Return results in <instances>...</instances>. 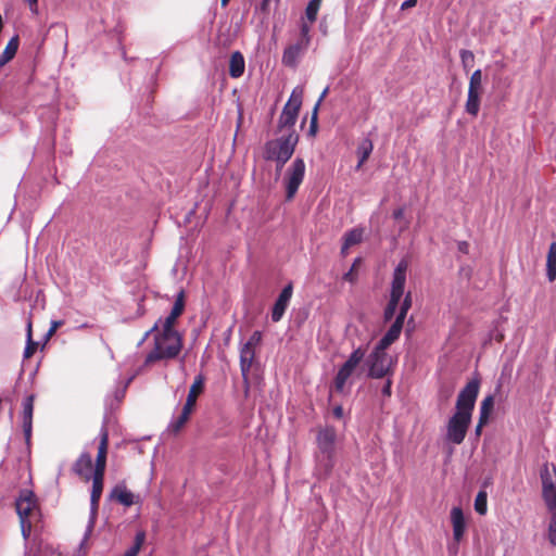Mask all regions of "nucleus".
<instances>
[{"mask_svg": "<svg viewBox=\"0 0 556 556\" xmlns=\"http://www.w3.org/2000/svg\"><path fill=\"white\" fill-rule=\"evenodd\" d=\"M268 1L269 0H262L261 4H260V9L262 11H265L267 9V5H268Z\"/></svg>", "mask_w": 556, "mask_h": 556, "instance_id": "obj_57", "label": "nucleus"}, {"mask_svg": "<svg viewBox=\"0 0 556 556\" xmlns=\"http://www.w3.org/2000/svg\"><path fill=\"white\" fill-rule=\"evenodd\" d=\"M542 495L544 502L552 513L548 526V540L556 546V467L545 463L541 469Z\"/></svg>", "mask_w": 556, "mask_h": 556, "instance_id": "obj_3", "label": "nucleus"}, {"mask_svg": "<svg viewBox=\"0 0 556 556\" xmlns=\"http://www.w3.org/2000/svg\"><path fill=\"white\" fill-rule=\"evenodd\" d=\"M403 325L404 320L396 317L391 327L389 328V330L377 343L379 345V350H387L392 343H394L399 339L403 329Z\"/></svg>", "mask_w": 556, "mask_h": 556, "instance_id": "obj_18", "label": "nucleus"}, {"mask_svg": "<svg viewBox=\"0 0 556 556\" xmlns=\"http://www.w3.org/2000/svg\"><path fill=\"white\" fill-rule=\"evenodd\" d=\"M62 325H63V321H62V320H53V321L51 323V327H50V329H49V330H48V332H47V336H48V337L52 336V334L56 331V329H58L59 327H61Z\"/></svg>", "mask_w": 556, "mask_h": 556, "instance_id": "obj_47", "label": "nucleus"}, {"mask_svg": "<svg viewBox=\"0 0 556 556\" xmlns=\"http://www.w3.org/2000/svg\"><path fill=\"white\" fill-rule=\"evenodd\" d=\"M374 149L372 141L369 138H364L357 147L358 163L356 168L359 169L363 164L370 156Z\"/></svg>", "mask_w": 556, "mask_h": 556, "instance_id": "obj_29", "label": "nucleus"}, {"mask_svg": "<svg viewBox=\"0 0 556 556\" xmlns=\"http://www.w3.org/2000/svg\"><path fill=\"white\" fill-rule=\"evenodd\" d=\"M471 417L467 414L454 413L446 425V440L453 444L459 445L464 442Z\"/></svg>", "mask_w": 556, "mask_h": 556, "instance_id": "obj_10", "label": "nucleus"}, {"mask_svg": "<svg viewBox=\"0 0 556 556\" xmlns=\"http://www.w3.org/2000/svg\"><path fill=\"white\" fill-rule=\"evenodd\" d=\"M321 1L323 0H311L305 9L306 18L311 24H313L317 18Z\"/></svg>", "mask_w": 556, "mask_h": 556, "instance_id": "obj_33", "label": "nucleus"}, {"mask_svg": "<svg viewBox=\"0 0 556 556\" xmlns=\"http://www.w3.org/2000/svg\"><path fill=\"white\" fill-rule=\"evenodd\" d=\"M94 523H96V519L89 518L86 531L84 533V538H83V540H81V542L79 544L78 551H77V556H86L87 555L88 541H89V538H90V535H91V533L93 531Z\"/></svg>", "mask_w": 556, "mask_h": 556, "instance_id": "obj_31", "label": "nucleus"}, {"mask_svg": "<svg viewBox=\"0 0 556 556\" xmlns=\"http://www.w3.org/2000/svg\"><path fill=\"white\" fill-rule=\"evenodd\" d=\"M417 3V0H406L401 4V10H407L413 7H415Z\"/></svg>", "mask_w": 556, "mask_h": 556, "instance_id": "obj_49", "label": "nucleus"}, {"mask_svg": "<svg viewBox=\"0 0 556 556\" xmlns=\"http://www.w3.org/2000/svg\"><path fill=\"white\" fill-rule=\"evenodd\" d=\"M144 540H146V533L143 531L137 532V534L135 536V543L130 548L135 549L136 553H139L142 544L144 543Z\"/></svg>", "mask_w": 556, "mask_h": 556, "instance_id": "obj_43", "label": "nucleus"}, {"mask_svg": "<svg viewBox=\"0 0 556 556\" xmlns=\"http://www.w3.org/2000/svg\"><path fill=\"white\" fill-rule=\"evenodd\" d=\"M26 2L28 3L29 9L33 13L38 12V7H37L38 0H26Z\"/></svg>", "mask_w": 556, "mask_h": 556, "instance_id": "obj_51", "label": "nucleus"}, {"mask_svg": "<svg viewBox=\"0 0 556 556\" xmlns=\"http://www.w3.org/2000/svg\"><path fill=\"white\" fill-rule=\"evenodd\" d=\"M177 318L173 315H168L167 317H165L164 319L160 318L151 329H149L144 336H143V339L142 341H144L152 332L156 331V330H161V331H168V332H177L175 329H174V325L176 323Z\"/></svg>", "mask_w": 556, "mask_h": 556, "instance_id": "obj_25", "label": "nucleus"}, {"mask_svg": "<svg viewBox=\"0 0 556 556\" xmlns=\"http://www.w3.org/2000/svg\"><path fill=\"white\" fill-rule=\"evenodd\" d=\"M362 239L363 230L354 228L344 235V248H351L352 245L359 243Z\"/></svg>", "mask_w": 556, "mask_h": 556, "instance_id": "obj_32", "label": "nucleus"}, {"mask_svg": "<svg viewBox=\"0 0 556 556\" xmlns=\"http://www.w3.org/2000/svg\"><path fill=\"white\" fill-rule=\"evenodd\" d=\"M466 247H467V243H466V242H462V243L459 244V249H460L462 251H464Z\"/></svg>", "mask_w": 556, "mask_h": 556, "instance_id": "obj_61", "label": "nucleus"}, {"mask_svg": "<svg viewBox=\"0 0 556 556\" xmlns=\"http://www.w3.org/2000/svg\"><path fill=\"white\" fill-rule=\"evenodd\" d=\"M489 416H490V414H483L482 412H480V417H479L478 424L484 426L489 420Z\"/></svg>", "mask_w": 556, "mask_h": 556, "instance_id": "obj_53", "label": "nucleus"}, {"mask_svg": "<svg viewBox=\"0 0 556 556\" xmlns=\"http://www.w3.org/2000/svg\"><path fill=\"white\" fill-rule=\"evenodd\" d=\"M391 387H392V381L390 379H387L381 392L384 396H391Z\"/></svg>", "mask_w": 556, "mask_h": 556, "instance_id": "obj_48", "label": "nucleus"}, {"mask_svg": "<svg viewBox=\"0 0 556 556\" xmlns=\"http://www.w3.org/2000/svg\"><path fill=\"white\" fill-rule=\"evenodd\" d=\"M481 93L482 91L468 89L465 111L471 116H477L479 113Z\"/></svg>", "mask_w": 556, "mask_h": 556, "instance_id": "obj_26", "label": "nucleus"}, {"mask_svg": "<svg viewBox=\"0 0 556 556\" xmlns=\"http://www.w3.org/2000/svg\"><path fill=\"white\" fill-rule=\"evenodd\" d=\"M103 479L104 475L93 473L92 475V490L90 495V517L97 519L99 501L103 491Z\"/></svg>", "mask_w": 556, "mask_h": 556, "instance_id": "obj_17", "label": "nucleus"}, {"mask_svg": "<svg viewBox=\"0 0 556 556\" xmlns=\"http://www.w3.org/2000/svg\"><path fill=\"white\" fill-rule=\"evenodd\" d=\"M327 92H328V88H326V89L321 92V94H320V97H319V99H318L317 103H316V104H315V106H314V109H316V112H318V108H319V105H320L321 101L324 100V98L326 97Z\"/></svg>", "mask_w": 556, "mask_h": 556, "instance_id": "obj_54", "label": "nucleus"}, {"mask_svg": "<svg viewBox=\"0 0 556 556\" xmlns=\"http://www.w3.org/2000/svg\"><path fill=\"white\" fill-rule=\"evenodd\" d=\"M190 415H191V410L182 407L180 415L170 421V424L168 426L169 431H172L174 433L179 432L181 430V428L188 421Z\"/></svg>", "mask_w": 556, "mask_h": 556, "instance_id": "obj_30", "label": "nucleus"}, {"mask_svg": "<svg viewBox=\"0 0 556 556\" xmlns=\"http://www.w3.org/2000/svg\"><path fill=\"white\" fill-rule=\"evenodd\" d=\"M37 522H33V521H20L22 535L25 540H27L29 538L31 528Z\"/></svg>", "mask_w": 556, "mask_h": 556, "instance_id": "obj_44", "label": "nucleus"}, {"mask_svg": "<svg viewBox=\"0 0 556 556\" xmlns=\"http://www.w3.org/2000/svg\"><path fill=\"white\" fill-rule=\"evenodd\" d=\"M203 388H204V379L201 375H199L198 377H195L193 383L190 387L184 408L192 412V409L195 405V402H197V397L203 391Z\"/></svg>", "mask_w": 556, "mask_h": 556, "instance_id": "obj_23", "label": "nucleus"}, {"mask_svg": "<svg viewBox=\"0 0 556 556\" xmlns=\"http://www.w3.org/2000/svg\"><path fill=\"white\" fill-rule=\"evenodd\" d=\"M407 268L408 263L405 260L400 261L396 265L393 271L390 296L402 299L404 295Z\"/></svg>", "mask_w": 556, "mask_h": 556, "instance_id": "obj_12", "label": "nucleus"}, {"mask_svg": "<svg viewBox=\"0 0 556 556\" xmlns=\"http://www.w3.org/2000/svg\"><path fill=\"white\" fill-rule=\"evenodd\" d=\"M111 498L117 501L126 507L139 502V496H136L123 484H117L111 492Z\"/></svg>", "mask_w": 556, "mask_h": 556, "instance_id": "obj_22", "label": "nucleus"}, {"mask_svg": "<svg viewBox=\"0 0 556 556\" xmlns=\"http://www.w3.org/2000/svg\"><path fill=\"white\" fill-rule=\"evenodd\" d=\"M368 367V377L380 379L387 377L392 371V357L386 350H379L377 344L365 361Z\"/></svg>", "mask_w": 556, "mask_h": 556, "instance_id": "obj_7", "label": "nucleus"}, {"mask_svg": "<svg viewBox=\"0 0 556 556\" xmlns=\"http://www.w3.org/2000/svg\"><path fill=\"white\" fill-rule=\"evenodd\" d=\"M475 509L478 514L484 515L486 513V493L480 491L475 500Z\"/></svg>", "mask_w": 556, "mask_h": 556, "instance_id": "obj_37", "label": "nucleus"}, {"mask_svg": "<svg viewBox=\"0 0 556 556\" xmlns=\"http://www.w3.org/2000/svg\"><path fill=\"white\" fill-rule=\"evenodd\" d=\"M154 346L146 356L144 364L150 365L160 361L177 357L182 348V339L178 332L154 331Z\"/></svg>", "mask_w": 556, "mask_h": 556, "instance_id": "obj_1", "label": "nucleus"}, {"mask_svg": "<svg viewBox=\"0 0 556 556\" xmlns=\"http://www.w3.org/2000/svg\"><path fill=\"white\" fill-rule=\"evenodd\" d=\"M460 60H462V64L464 66V70L466 72H468L472 65H473V62H475V55L473 53L470 51V50H460Z\"/></svg>", "mask_w": 556, "mask_h": 556, "instance_id": "obj_39", "label": "nucleus"}, {"mask_svg": "<svg viewBox=\"0 0 556 556\" xmlns=\"http://www.w3.org/2000/svg\"><path fill=\"white\" fill-rule=\"evenodd\" d=\"M293 292L292 285H287L280 292L278 299L276 300L273 311H271V320L274 323H278L289 305Z\"/></svg>", "mask_w": 556, "mask_h": 556, "instance_id": "obj_15", "label": "nucleus"}, {"mask_svg": "<svg viewBox=\"0 0 556 556\" xmlns=\"http://www.w3.org/2000/svg\"><path fill=\"white\" fill-rule=\"evenodd\" d=\"M479 389L480 380L477 378L470 380L458 393L455 412L467 414V416L471 417L479 394Z\"/></svg>", "mask_w": 556, "mask_h": 556, "instance_id": "obj_9", "label": "nucleus"}, {"mask_svg": "<svg viewBox=\"0 0 556 556\" xmlns=\"http://www.w3.org/2000/svg\"><path fill=\"white\" fill-rule=\"evenodd\" d=\"M357 262H358V258L355 261V263H354V264H356ZM353 266H355V265H353ZM353 268H354V267H352V268H351V270H350V271H348V273L344 275V279H345V280H348V281H353V273H352V271H353Z\"/></svg>", "mask_w": 556, "mask_h": 556, "instance_id": "obj_55", "label": "nucleus"}, {"mask_svg": "<svg viewBox=\"0 0 556 556\" xmlns=\"http://www.w3.org/2000/svg\"><path fill=\"white\" fill-rule=\"evenodd\" d=\"M298 142L299 135L295 131L282 134L280 137L265 143L264 159L275 161L276 169L280 172L293 155Z\"/></svg>", "mask_w": 556, "mask_h": 556, "instance_id": "obj_2", "label": "nucleus"}, {"mask_svg": "<svg viewBox=\"0 0 556 556\" xmlns=\"http://www.w3.org/2000/svg\"><path fill=\"white\" fill-rule=\"evenodd\" d=\"M404 216V208L403 207H399L396 208L394 212H393V218L396 219V220H400L402 219Z\"/></svg>", "mask_w": 556, "mask_h": 556, "instance_id": "obj_50", "label": "nucleus"}, {"mask_svg": "<svg viewBox=\"0 0 556 556\" xmlns=\"http://www.w3.org/2000/svg\"><path fill=\"white\" fill-rule=\"evenodd\" d=\"M400 302H401V299L390 296L389 302H388V304L384 308V313H383L384 321H390L394 317Z\"/></svg>", "mask_w": 556, "mask_h": 556, "instance_id": "obj_34", "label": "nucleus"}, {"mask_svg": "<svg viewBox=\"0 0 556 556\" xmlns=\"http://www.w3.org/2000/svg\"><path fill=\"white\" fill-rule=\"evenodd\" d=\"M20 45L18 36L12 37L0 55V68L10 62L16 54Z\"/></svg>", "mask_w": 556, "mask_h": 556, "instance_id": "obj_28", "label": "nucleus"}, {"mask_svg": "<svg viewBox=\"0 0 556 556\" xmlns=\"http://www.w3.org/2000/svg\"><path fill=\"white\" fill-rule=\"evenodd\" d=\"M332 413H333V416H334L336 418H338V419L342 418V417H343V408H342V406H336V407L333 408V412H332Z\"/></svg>", "mask_w": 556, "mask_h": 556, "instance_id": "obj_52", "label": "nucleus"}, {"mask_svg": "<svg viewBox=\"0 0 556 556\" xmlns=\"http://www.w3.org/2000/svg\"><path fill=\"white\" fill-rule=\"evenodd\" d=\"M349 249H350V248H344V243H343V244H342V248H341V253H342L343 255H345Z\"/></svg>", "mask_w": 556, "mask_h": 556, "instance_id": "obj_60", "label": "nucleus"}, {"mask_svg": "<svg viewBox=\"0 0 556 556\" xmlns=\"http://www.w3.org/2000/svg\"><path fill=\"white\" fill-rule=\"evenodd\" d=\"M255 358V348L250 346L248 344H243L240 348V370L242 375V380L245 389V393H248L250 388L249 374L251 367L253 365Z\"/></svg>", "mask_w": 556, "mask_h": 556, "instance_id": "obj_13", "label": "nucleus"}, {"mask_svg": "<svg viewBox=\"0 0 556 556\" xmlns=\"http://www.w3.org/2000/svg\"><path fill=\"white\" fill-rule=\"evenodd\" d=\"M261 341H262V332L256 330L251 334V337L245 342V344L256 348L261 343Z\"/></svg>", "mask_w": 556, "mask_h": 556, "instance_id": "obj_45", "label": "nucleus"}, {"mask_svg": "<svg viewBox=\"0 0 556 556\" xmlns=\"http://www.w3.org/2000/svg\"><path fill=\"white\" fill-rule=\"evenodd\" d=\"M451 521L453 525V538L459 542L466 530V521L460 507H453L451 510Z\"/></svg>", "mask_w": 556, "mask_h": 556, "instance_id": "obj_21", "label": "nucleus"}, {"mask_svg": "<svg viewBox=\"0 0 556 556\" xmlns=\"http://www.w3.org/2000/svg\"><path fill=\"white\" fill-rule=\"evenodd\" d=\"M229 0H222V5L226 7L228 4Z\"/></svg>", "mask_w": 556, "mask_h": 556, "instance_id": "obj_62", "label": "nucleus"}, {"mask_svg": "<svg viewBox=\"0 0 556 556\" xmlns=\"http://www.w3.org/2000/svg\"><path fill=\"white\" fill-rule=\"evenodd\" d=\"M100 444L98 447V454L96 459V467L93 473L104 475L105 466H106V455H108V445H109V430L105 425L101 427L100 433Z\"/></svg>", "mask_w": 556, "mask_h": 556, "instance_id": "obj_14", "label": "nucleus"}, {"mask_svg": "<svg viewBox=\"0 0 556 556\" xmlns=\"http://www.w3.org/2000/svg\"><path fill=\"white\" fill-rule=\"evenodd\" d=\"M244 68L245 62L241 52H232L229 61V75L233 78H238L243 75Z\"/></svg>", "mask_w": 556, "mask_h": 556, "instance_id": "obj_24", "label": "nucleus"}, {"mask_svg": "<svg viewBox=\"0 0 556 556\" xmlns=\"http://www.w3.org/2000/svg\"><path fill=\"white\" fill-rule=\"evenodd\" d=\"M91 469H92V458L91 455L87 452L80 454L77 460L73 465V471L84 478L85 480H90L91 478Z\"/></svg>", "mask_w": 556, "mask_h": 556, "instance_id": "obj_20", "label": "nucleus"}, {"mask_svg": "<svg viewBox=\"0 0 556 556\" xmlns=\"http://www.w3.org/2000/svg\"><path fill=\"white\" fill-rule=\"evenodd\" d=\"M317 113L316 109H313L311 125H309V135L314 136L317 131Z\"/></svg>", "mask_w": 556, "mask_h": 556, "instance_id": "obj_46", "label": "nucleus"}, {"mask_svg": "<svg viewBox=\"0 0 556 556\" xmlns=\"http://www.w3.org/2000/svg\"><path fill=\"white\" fill-rule=\"evenodd\" d=\"M366 349L359 346L350 354L348 359L339 368L333 380V386L337 392L342 393L344 391L349 378L353 375L355 369L364 361Z\"/></svg>", "mask_w": 556, "mask_h": 556, "instance_id": "obj_8", "label": "nucleus"}, {"mask_svg": "<svg viewBox=\"0 0 556 556\" xmlns=\"http://www.w3.org/2000/svg\"><path fill=\"white\" fill-rule=\"evenodd\" d=\"M412 307V292H407L401 303L400 312L397 314V318L405 320L406 315Z\"/></svg>", "mask_w": 556, "mask_h": 556, "instance_id": "obj_36", "label": "nucleus"}, {"mask_svg": "<svg viewBox=\"0 0 556 556\" xmlns=\"http://www.w3.org/2000/svg\"><path fill=\"white\" fill-rule=\"evenodd\" d=\"M36 349L37 343L31 339V324L29 323L27 327V344L24 350V357L29 358L35 353Z\"/></svg>", "mask_w": 556, "mask_h": 556, "instance_id": "obj_38", "label": "nucleus"}, {"mask_svg": "<svg viewBox=\"0 0 556 556\" xmlns=\"http://www.w3.org/2000/svg\"><path fill=\"white\" fill-rule=\"evenodd\" d=\"M337 432L333 427L327 426L321 428L317 433L316 460L318 468L323 470V475L327 476L334 466V445Z\"/></svg>", "mask_w": 556, "mask_h": 556, "instance_id": "obj_4", "label": "nucleus"}, {"mask_svg": "<svg viewBox=\"0 0 556 556\" xmlns=\"http://www.w3.org/2000/svg\"><path fill=\"white\" fill-rule=\"evenodd\" d=\"M15 508L20 521L39 522L41 519L38 500L31 490L24 489L20 491L15 501Z\"/></svg>", "mask_w": 556, "mask_h": 556, "instance_id": "obj_6", "label": "nucleus"}, {"mask_svg": "<svg viewBox=\"0 0 556 556\" xmlns=\"http://www.w3.org/2000/svg\"><path fill=\"white\" fill-rule=\"evenodd\" d=\"M308 46L300 42L298 40L296 43L290 45L287 47L282 54V63L287 66L294 67L302 53L307 49Z\"/></svg>", "mask_w": 556, "mask_h": 556, "instance_id": "obj_19", "label": "nucleus"}, {"mask_svg": "<svg viewBox=\"0 0 556 556\" xmlns=\"http://www.w3.org/2000/svg\"><path fill=\"white\" fill-rule=\"evenodd\" d=\"M302 89H293L278 119L277 127L280 132L286 131L285 134H288L289 131H295L294 126L298 121L299 112L302 105Z\"/></svg>", "mask_w": 556, "mask_h": 556, "instance_id": "obj_5", "label": "nucleus"}, {"mask_svg": "<svg viewBox=\"0 0 556 556\" xmlns=\"http://www.w3.org/2000/svg\"><path fill=\"white\" fill-rule=\"evenodd\" d=\"M482 428H483L482 425H479V424L477 425L476 430H475V433L477 437H480Z\"/></svg>", "mask_w": 556, "mask_h": 556, "instance_id": "obj_58", "label": "nucleus"}, {"mask_svg": "<svg viewBox=\"0 0 556 556\" xmlns=\"http://www.w3.org/2000/svg\"><path fill=\"white\" fill-rule=\"evenodd\" d=\"M184 307H185L184 292H180L177 295V299H176L169 314L175 316L176 318H178L182 314Z\"/></svg>", "mask_w": 556, "mask_h": 556, "instance_id": "obj_40", "label": "nucleus"}, {"mask_svg": "<svg viewBox=\"0 0 556 556\" xmlns=\"http://www.w3.org/2000/svg\"><path fill=\"white\" fill-rule=\"evenodd\" d=\"M470 90H479L482 91V72L481 70H476L469 79V87Z\"/></svg>", "mask_w": 556, "mask_h": 556, "instance_id": "obj_35", "label": "nucleus"}, {"mask_svg": "<svg viewBox=\"0 0 556 556\" xmlns=\"http://www.w3.org/2000/svg\"><path fill=\"white\" fill-rule=\"evenodd\" d=\"M137 555H138V553H136L135 549H131V548H128L124 554V556H137Z\"/></svg>", "mask_w": 556, "mask_h": 556, "instance_id": "obj_56", "label": "nucleus"}, {"mask_svg": "<svg viewBox=\"0 0 556 556\" xmlns=\"http://www.w3.org/2000/svg\"><path fill=\"white\" fill-rule=\"evenodd\" d=\"M493 406H494V396L490 394L482 400L481 405H480V412H482L483 414H490Z\"/></svg>", "mask_w": 556, "mask_h": 556, "instance_id": "obj_42", "label": "nucleus"}, {"mask_svg": "<svg viewBox=\"0 0 556 556\" xmlns=\"http://www.w3.org/2000/svg\"><path fill=\"white\" fill-rule=\"evenodd\" d=\"M34 401H35V396L33 394L28 395L23 401L22 427H23L25 440L27 442H29L30 437H31Z\"/></svg>", "mask_w": 556, "mask_h": 556, "instance_id": "obj_16", "label": "nucleus"}, {"mask_svg": "<svg viewBox=\"0 0 556 556\" xmlns=\"http://www.w3.org/2000/svg\"><path fill=\"white\" fill-rule=\"evenodd\" d=\"M546 276L549 282L556 279V241L549 244L546 256Z\"/></svg>", "mask_w": 556, "mask_h": 556, "instance_id": "obj_27", "label": "nucleus"}, {"mask_svg": "<svg viewBox=\"0 0 556 556\" xmlns=\"http://www.w3.org/2000/svg\"><path fill=\"white\" fill-rule=\"evenodd\" d=\"M442 394L445 400H447L452 395V390L442 391Z\"/></svg>", "mask_w": 556, "mask_h": 556, "instance_id": "obj_59", "label": "nucleus"}, {"mask_svg": "<svg viewBox=\"0 0 556 556\" xmlns=\"http://www.w3.org/2000/svg\"><path fill=\"white\" fill-rule=\"evenodd\" d=\"M305 175V163L302 159H295L286 172L287 200L293 199L303 181Z\"/></svg>", "mask_w": 556, "mask_h": 556, "instance_id": "obj_11", "label": "nucleus"}, {"mask_svg": "<svg viewBox=\"0 0 556 556\" xmlns=\"http://www.w3.org/2000/svg\"><path fill=\"white\" fill-rule=\"evenodd\" d=\"M309 30H311V25L307 24L306 22H302L301 26H300V39L299 41L308 46L309 45V41H311V37H309Z\"/></svg>", "mask_w": 556, "mask_h": 556, "instance_id": "obj_41", "label": "nucleus"}]
</instances>
